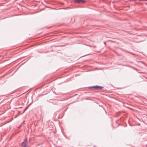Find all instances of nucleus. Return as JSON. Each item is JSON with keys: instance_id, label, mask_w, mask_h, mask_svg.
<instances>
[{"instance_id": "5", "label": "nucleus", "mask_w": 147, "mask_h": 147, "mask_svg": "<svg viewBox=\"0 0 147 147\" xmlns=\"http://www.w3.org/2000/svg\"><path fill=\"white\" fill-rule=\"evenodd\" d=\"M18 116V115H16L15 116V117H14L15 118H16V117H17Z\"/></svg>"}, {"instance_id": "4", "label": "nucleus", "mask_w": 147, "mask_h": 147, "mask_svg": "<svg viewBox=\"0 0 147 147\" xmlns=\"http://www.w3.org/2000/svg\"><path fill=\"white\" fill-rule=\"evenodd\" d=\"M28 108V106H27V107H26L25 108V109H24V111L23 113H24L26 110Z\"/></svg>"}, {"instance_id": "7", "label": "nucleus", "mask_w": 147, "mask_h": 147, "mask_svg": "<svg viewBox=\"0 0 147 147\" xmlns=\"http://www.w3.org/2000/svg\"><path fill=\"white\" fill-rule=\"evenodd\" d=\"M138 73H142V72H138Z\"/></svg>"}, {"instance_id": "9", "label": "nucleus", "mask_w": 147, "mask_h": 147, "mask_svg": "<svg viewBox=\"0 0 147 147\" xmlns=\"http://www.w3.org/2000/svg\"><path fill=\"white\" fill-rule=\"evenodd\" d=\"M55 101H58V100H55Z\"/></svg>"}, {"instance_id": "1", "label": "nucleus", "mask_w": 147, "mask_h": 147, "mask_svg": "<svg viewBox=\"0 0 147 147\" xmlns=\"http://www.w3.org/2000/svg\"><path fill=\"white\" fill-rule=\"evenodd\" d=\"M30 139H29V141H28L27 138L25 139L24 141L21 143V147H28L27 145L29 142H30Z\"/></svg>"}, {"instance_id": "6", "label": "nucleus", "mask_w": 147, "mask_h": 147, "mask_svg": "<svg viewBox=\"0 0 147 147\" xmlns=\"http://www.w3.org/2000/svg\"><path fill=\"white\" fill-rule=\"evenodd\" d=\"M104 43L105 45H106V42H104Z\"/></svg>"}, {"instance_id": "8", "label": "nucleus", "mask_w": 147, "mask_h": 147, "mask_svg": "<svg viewBox=\"0 0 147 147\" xmlns=\"http://www.w3.org/2000/svg\"><path fill=\"white\" fill-rule=\"evenodd\" d=\"M134 69L135 70H137V69H136L135 68H134Z\"/></svg>"}, {"instance_id": "10", "label": "nucleus", "mask_w": 147, "mask_h": 147, "mask_svg": "<svg viewBox=\"0 0 147 147\" xmlns=\"http://www.w3.org/2000/svg\"><path fill=\"white\" fill-rule=\"evenodd\" d=\"M55 94H56L55 92H54Z\"/></svg>"}, {"instance_id": "3", "label": "nucleus", "mask_w": 147, "mask_h": 147, "mask_svg": "<svg viewBox=\"0 0 147 147\" xmlns=\"http://www.w3.org/2000/svg\"><path fill=\"white\" fill-rule=\"evenodd\" d=\"M73 2L76 3H84L85 1L84 0H72Z\"/></svg>"}, {"instance_id": "2", "label": "nucleus", "mask_w": 147, "mask_h": 147, "mask_svg": "<svg viewBox=\"0 0 147 147\" xmlns=\"http://www.w3.org/2000/svg\"><path fill=\"white\" fill-rule=\"evenodd\" d=\"M88 88L90 89L93 88L96 90H100L103 88L104 87L102 86L96 85L92 86L89 87Z\"/></svg>"}, {"instance_id": "11", "label": "nucleus", "mask_w": 147, "mask_h": 147, "mask_svg": "<svg viewBox=\"0 0 147 147\" xmlns=\"http://www.w3.org/2000/svg\"><path fill=\"white\" fill-rule=\"evenodd\" d=\"M1 57V56H0V57Z\"/></svg>"}]
</instances>
